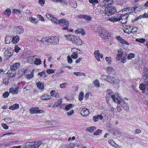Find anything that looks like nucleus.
I'll return each instance as SVG.
<instances>
[{"label":"nucleus","mask_w":148,"mask_h":148,"mask_svg":"<svg viewBox=\"0 0 148 148\" xmlns=\"http://www.w3.org/2000/svg\"><path fill=\"white\" fill-rule=\"evenodd\" d=\"M110 98H112L114 103H116L118 105L120 104L121 102L120 98L118 93L116 92L114 94L112 91L109 89L106 91V101L107 104L109 103Z\"/></svg>","instance_id":"1"},{"label":"nucleus","mask_w":148,"mask_h":148,"mask_svg":"<svg viewBox=\"0 0 148 148\" xmlns=\"http://www.w3.org/2000/svg\"><path fill=\"white\" fill-rule=\"evenodd\" d=\"M65 37L66 40L78 45H81L83 44L82 41L78 36H75L74 35L69 34L65 35Z\"/></svg>","instance_id":"2"},{"label":"nucleus","mask_w":148,"mask_h":148,"mask_svg":"<svg viewBox=\"0 0 148 148\" xmlns=\"http://www.w3.org/2000/svg\"><path fill=\"white\" fill-rule=\"evenodd\" d=\"M98 32L99 36L106 41H108L111 37L110 33L101 27L98 28Z\"/></svg>","instance_id":"3"},{"label":"nucleus","mask_w":148,"mask_h":148,"mask_svg":"<svg viewBox=\"0 0 148 148\" xmlns=\"http://www.w3.org/2000/svg\"><path fill=\"white\" fill-rule=\"evenodd\" d=\"M124 52L122 50H120L118 51L117 54L116 55V58L117 61H119L121 60V62L123 63L126 62V56L124 55Z\"/></svg>","instance_id":"4"},{"label":"nucleus","mask_w":148,"mask_h":148,"mask_svg":"<svg viewBox=\"0 0 148 148\" xmlns=\"http://www.w3.org/2000/svg\"><path fill=\"white\" fill-rule=\"evenodd\" d=\"M116 12V8L114 7L110 6L105 8L103 13L106 15L109 16L114 14Z\"/></svg>","instance_id":"5"},{"label":"nucleus","mask_w":148,"mask_h":148,"mask_svg":"<svg viewBox=\"0 0 148 148\" xmlns=\"http://www.w3.org/2000/svg\"><path fill=\"white\" fill-rule=\"evenodd\" d=\"M101 79L102 80L106 81L107 82H110L112 84H115L118 82V81L115 77L107 76L102 75L101 77Z\"/></svg>","instance_id":"6"},{"label":"nucleus","mask_w":148,"mask_h":148,"mask_svg":"<svg viewBox=\"0 0 148 148\" xmlns=\"http://www.w3.org/2000/svg\"><path fill=\"white\" fill-rule=\"evenodd\" d=\"M58 24L63 27V29L66 30L68 29L69 26V22L66 19L61 18L59 20Z\"/></svg>","instance_id":"7"},{"label":"nucleus","mask_w":148,"mask_h":148,"mask_svg":"<svg viewBox=\"0 0 148 148\" xmlns=\"http://www.w3.org/2000/svg\"><path fill=\"white\" fill-rule=\"evenodd\" d=\"M58 36H49L48 38L47 41L48 44L56 45L58 43L59 39Z\"/></svg>","instance_id":"8"},{"label":"nucleus","mask_w":148,"mask_h":148,"mask_svg":"<svg viewBox=\"0 0 148 148\" xmlns=\"http://www.w3.org/2000/svg\"><path fill=\"white\" fill-rule=\"evenodd\" d=\"M13 53V50L12 49L9 47L5 50L4 52V56L5 58L8 59L12 55Z\"/></svg>","instance_id":"9"},{"label":"nucleus","mask_w":148,"mask_h":148,"mask_svg":"<svg viewBox=\"0 0 148 148\" xmlns=\"http://www.w3.org/2000/svg\"><path fill=\"white\" fill-rule=\"evenodd\" d=\"M46 16L49 19L52 21L53 22V23L57 24L59 22V20L58 18L55 16H53L51 14L47 13L46 14Z\"/></svg>","instance_id":"10"},{"label":"nucleus","mask_w":148,"mask_h":148,"mask_svg":"<svg viewBox=\"0 0 148 148\" xmlns=\"http://www.w3.org/2000/svg\"><path fill=\"white\" fill-rule=\"evenodd\" d=\"M128 16V14H125L124 15L122 14V15L119 17L120 21L122 24L127 23V18Z\"/></svg>","instance_id":"11"},{"label":"nucleus","mask_w":148,"mask_h":148,"mask_svg":"<svg viewBox=\"0 0 148 148\" xmlns=\"http://www.w3.org/2000/svg\"><path fill=\"white\" fill-rule=\"evenodd\" d=\"M43 112V110L39 109L38 107L31 108L30 109V112L31 114L41 113Z\"/></svg>","instance_id":"12"},{"label":"nucleus","mask_w":148,"mask_h":148,"mask_svg":"<svg viewBox=\"0 0 148 148\" xmlns=\"http://www.w3.org/2000/svg\"><path fill=\"white\" fill-rule=\"evenodd\" d=\"M116 38L117 40L119 41V42L121 44L127 45H130V43L129 42L125 40L124 39L122 38L121 37H120L119 36H116Z\"/></svg>","instance_id":"13"},{"label":"nucleus","mask_w":148,"mask_h":148,"mask_svg":"<svg viewBox=\"0 0 148 148\" xmlns=\"http://www.w3.org/2000/svg\"><path fill=\"white\" fill-rule=\"evenodd\" d=\"M42 141L39 140L38 141H34L32 142V145H31V148H38L42 144Z\"/></svg>","instance_id":"14"},{"label":"nucleus","mask_w":148,"mask_h":148,"mask_svg":"<svg viewBox=\"0 0 148 148\" xmlns=\"http://www.w3.org/2000/svg\"><path fill=\"white\" fill-rule=\"evenodd\" d=\"M132 27V26L125 25L123 28V29L125 33L130 34V32Z\"/></svg>","instance_id":"15"},{"label":"nucleus","mask_w":148,"mask_h":148,"mask_svg":"<svg viewBox=\"0 0 148 148\" xmlns=\"http://www.w3.org/2000/svg\"><path fill=\"white\" fill-rule=\"evenodd\" d=\"M7 75V77L8 78H9V79H11L12 78L15 77L16 72L14 71L10 70L8 71Z\"/></svg>","instance_id":"16"},{"label":"nucleus","mask_w":148,"mask_h":148,"mask_svg":"<svg viewBox=\"0 0 148 148\" xmlns=\"http://www.w3.org/2000/svg\"><path fill=\"white\" fill-rule=\"evenodd\" d=\"M95 57L98 61H100V58H102L103 56L100 53L99 50H95L94 53Z\"/></svg>","instance_id":"17"},{"label":"nucleus","mask_w":148,"mask_h":148,"mask_svg":"<svg viewBox=\"0 0 148 148\" xmlns=\"http://www.w3.org/2000/svg\"><path fill=\"white\" fill-rule=\"evenodd\" d=\"M20 66V64L18 62L12 64V65L10 66V70H12L13 71H15Z\"/></svg>","instance_id":"18"},{"label":"nucleus","mask_w":148,"mask_h":148,"mask_svg":"<svg viewBox=\"0 0 148 148\" xmlns=\"http://www.w3.org/2000/svg\"><path fill=\"white\" fill-rule=\"evenodd\" d=\"M89 113V111L88 109L86 108H84L81 110V114L84 116H86L88 115Z\"/></svg>","instance_id":"19"},{"label":"nucleus","mask_w":148,"mask_h":148,"mask_svg":"<svg viewBox=\"0 0 148 148\" xmlns=\"http://www.w3.org/2000/svg\"><path fill=\"white\" fill-rule=\"evenodd\" d=\"M14 29L16 30V33L18 34H21L23 32V28L20 25L15 26L14 27Z\"/></svg>","instance_id":"20"},{"label":"nucleus","mask_w":148,"mask_h":148,"mask_svg":"<svg viewBox=\"0 0 148 148\" xmlns=\"http://www.w3.org/2000/svg\"><path fill=\"white\" fill-rule=\"evenodd\" d=\"M108 20L113 23L120 21V19H119L118 17L117 16H112L109 18H108Z\"/></svg>","instance_id":"21"},{"label":"nucleus","mask_w":148,"mask_h":148,"mask_svg":"<svg viewBox=\"0 0 148 148\" xmlns=\"http://www.w3.org/2000/svg\"><path fill=\"white\" fill-rule=\"evenodd\" d=\"M19 36L18 35H16L13 37L12 40V42L13 44H16L19 41Z\"/></svg>","instance_id":"22"},{"label":"nucleus","mask_w":148,"mask_h":148,"mask_svg":"<svg viewBox=\"0 0 148 148\" xmlns=\"http://www.w3.org/2000/svg\"><path fill=\"white\" fill-rule=\"evenodd\" d=\"M144 70V75H143V79L145 80H146L148 78V69L147 68H145L143 69Z\"/></svg>","instance_id":"23"},{"label":"nucleus","mask_w":148,"mask_h":148,"mask_svg":"<svg viewBox=\"0 0 148 148\" xmlns=\"http://www.w3.org/2000/svg\"><path fill=\"white\" fill-rule=\"evenodd\" d=\"M18 87L15 88H11L9 89V92L13 94H16L18 92Z\"/></svg>","instance_id":"24"},{"label":"nucleus","mask_w":148,"mask_h":148,"mask_svg":"<svg viewBox=\"0 0 148 148\" xmlns=\"http://www.w3.org/2000/svg\"><path fill=\"white\" fill-rule=\"evenodd\" d=\"M123 12H125V14H129L133 12V10L132 8L128 7L124 8L122 10Z\"/></svg>","instance_id":"25"},{"label":"nucleus","mask_w":148,"mask_h":148,"mask_svg":"<svg viewBox=\"0 0 148 148\" xmlns=\"http://www.w3.org/2000/svg\"><path fill=\"white\" fill-rule=\"evenodd\" d=\"M148 82L146 84H147ZM146 84H144L143 83H141L140 84L139 86V88L140 90H142V93H145V92L146 87L145 86H146Z\"/></svg>","instance_id":"26"},{"label":"nucleus","mask_w":148,"mask_h":148,"mask_svg":"<svg viewBox=\"0 0 148 148\" xmlns=\"http://www.w3.org/2000/svg\"><path fill=\"white\" fill-rule=\"evenodd\" d=\"M75 32L77 34H81L83 35L86 34V32L83 29H77L75 31Z\"/></svg>","instance_id":"27"},{"label":"nucleus","mask_w":148,"mask_h":148,"mask_svg":"<svg viewBox=\"0 0 148 148\" xmlns=\"http://www.w3.org/2000/svg\"><path fill=\"white\" fill-rule=\"evenodd\" d=\"M51 96L47 94H44L41 96V98L44 100H47L50 99Z\"/></svg>","instance_id":"28"},{"label":"nucleus","mask_w":148,"mask_h":148,"mask_svg":"<svg viewBox=\"0 0 148 148\" xmlns=\"http://www.w3.org/2000/svg\"><path fill=\"white\" fill-rule=\"evenodd\" d=\"M103 118V116L99 114L97 116H95L92 118V120L95 122L98 121L99 119L102 120Z\"/></svg>","instance_id":"29"},{"label":"nucleus","mask_w":148,"mask_h":148,"mask_svg":"<svg viewBox=\"0 0 148 148\" xmlns=\"http://www.w3.org/2000/svg\"><path fill=\"white\" fill-rule=\"evenodd\" d=\"M19 105L17 103H16L10 106L9 107V109L13 110H17L19 108Z\"/></svg>","instance_id":"30"},{"label":"nucleus","mask_w":148,"mask_h":148,"mask_svg":"<svg viewBox=\"0 0 148 148\" xmlns=\"http://www.w3.org/2000/svg\"><path fill=\"white\" fill-rule=\"evenodd\" d=\"M122 107L124 108V110L126 111L127 112L129 111V107L127 105V103L125 102H123L121 104Z\"/></svg>","instance_id":"31"},{"label":"nucleus","mask_w":148,"mask_h":148,"mask_svg":"<svg viewBox=\"0 0 148 148\" xmlns=\"http://www.w3.org/2000/svg\"><path fill=\"white\" fill-rule=\"evenodd\" d=\"M62 103V99H59L58 101L55 103L53 105V106L54 107H58Z\"/></svg>","instance_id":"32"},{"label":"nucleus","mask_w":148,"mask_h":148,"mask_svg":"<svg viewBox=\"0 0 148 148\" xmlns=\"http://www.w3.org/2000/svg\"><path fill=\"white\" fill-rule=\"evenodd\" d=\"M4 14L7 16L9 17L10 14L11 13V11L10 10L9 8H7L5 9L3 12Z\"/></svg>","instance_id":"33"},{"label":"nucleus","mask_w":148,"mask_h":148,"mask_svg":"<svg viewBox=\"0 0 148 148\" xmlns=\"http://www.w3.org/2000/svg\"><path fill=\"white\" fill-rule=\"evenodd\" d=\"M34 70H33L30 74H28L26 75V77L28 79H30L33 77L34 76Z\"/></svg>","instance_id":"34"},{"label":"nucleus","mask_w":148,"mask_h":148,"mask_svg":"<svg viewBox=\"0 0 148 148\" xmlns=\"http://www.w3.org/2000/svg\"><path fill=\"white\" fill-rule=\"evenodd\" d=\"M138 30V28L134 26H132V28L131 29V30L130 31V34L132 33L133 34H135V33L137 32Z\"/></svg>","instance_id":"35"},{"label":"nucleus","mask_w":148,"mask_h":148,"mask_svg":"<svg viewBox=\"0 0 148 148\" xmlns=\"http://www.w3.org/2000/svg\"><path fill=\"white\" fill-rule=\"evenodd\" d=\"M12 42L10 36H7L5 38V43L9 44L10 42Z\"/></svg>","instance_id":"36"},{"label":"nucleus","mask_w":148,"mask_h":148,"mask_svg":"<svg viewBox=\"0 0 148 148\" xmlns=\"http://www.w3.org/2000/svg\"><path fill=\"white\" fill-rule=\"evenodd\" d=\"M84 98V93L82 92H81L79 93V100L80 101H82L83 100Z\"/></svg>","instance_id":"37"},{"label":"nucleus","mask_w":148,"mask_h":148,"mask_svg":"<svg viewBox=\"0 0 148 148\" xmlns=\"http://www.w3.org/2000/svg\"><path fill=\"white\" fill-rule=\"evenodd\" d=\"M37 86L38 88L42 90L44 88V86L43 84L41 83V82H38L37 83Z\"/></svg>","instance_id":"38"},{"label":"nucleus","mask_w":148,"mask_h":148,"mask_svg":"<svg viewBox=\"0 0 148 148\" xmlns=\"http://www.w3.org/2000/svg\"><path fill=\"white\" fill-rule=\"evenodd\" d=\"M96 129V127L95 126L92 127H89L87 128L86 129V130L88 131V132H89L91 133H92V132H94L95 130Z\"/></svg>","instance_id":"39"},{"label":"nucleus","mask_w":148,"mask_h":148,"mask_svg":"<svg viewBox=\"0 0 148 148\" xmlns=\"http://www.w3.org/2000/svg\"><path fill=\"white\" fill-rule=\"evenodd\" d=\"M71 57L73 59H76L78 57V53L76 52H73L72 54Z\"/></svg>","instance_id":"40"},{"label":"nucleus","mask_w":148,"mask_h":148,"mask_svg":"<svg viewBox=\"0 0 148 148\" xmlns=\"http://www.w3.org/2000/svg\"><path fill=\"white\" fill-rule=\"evenodd\" d=\"M51 1H52L53 2L58 3H63L64 4H66V2L65 0L63 1V0H51Z\"/></svg>","instance_id":"41"},{"label":"nucleus","mask_w":148,"mask_h":148,"mask_svg":"<svg viewBox=\"0 0 148 148\" xmlns=\"http://www.w3.org/2000/svg\"><path fill=\"white\" fill-rule=\"evenodd\" d=\"M113 3V1L112 0H106L105 1V5H109L112 4Z\"/></svg>","instance_id":"42"},{"label":"nucleus","mask_w":148,"mask_h":148,"mask_svg":"<svg viewBox=\"0 0 148 148\" xmlns=\"http://www.w3.org/2000/svg\"><path fill=\"white\" fill-rule=\"evenodd\" d=\"M10 79H9V77H8L7 76L4 78L3 80V83L5 84H7L8 83V80Z\"/></svg>","instance_id":"43"},{"label":"nucleus","mask_w":148,"mask_h":148,"mask_svg":"<svg viewBox=\"0 0 148 148\" xmlns=\"http://www.w3.org/2000/svg\"><path fill=\"white\" fill-rule=\"evenodd\" d=\"M35 59L34 63L35 64L39 65L41 64V62L40 59L36 58Z\"/></svg>","instance_id":"44"},{"label":"nucleus","mask_w":148,"mask_h":148,"mask_svg":"<svg viewBox=\"0 0 148 148\" xmlns=\"http://www.w3.org/2000/svg\"><path fill=\"white\" fill-rule=\"evenodd\" d=\"M135 54L134 53H130L127 57V59L130 60L132 58H134L135 57Z\"/></svg>","instance_id":"45"},{"label":"nucleus","mask_w":148,"mask_h":148,"mask_svg":"<svg viewBox=\"0 0 148 148\" xmlns=\"http://www.w3.org/2000/svg\"><path fill=\"white\" fill-rule=\"evenodd\" d=\"M21 50V49L17 45H15L14 47V51L16 53H18Z\"/></svg>","instance_id":"46"},{"label":"nucleus","mask_w":148,"mask_h":148,"mask_svg":"<svg viewBox=\"0 0 148 148\" xmlns=\"http://www.w3.org/2000/svg\"><path fill=\"white\" fill-rule=\"evenodd\" d=\"M73 74L77 76H84L85 74L83 73H82L80 72H74L73 73Z\"/></svg>","instance_id":"47"},{"label":"nucleus","mask_w":148,"mask_h":148,"mask_svg":"<svg viewBox=\"0 0 148 148\" xmlns=\"http://www.w3.org/2000/svg\"><path fill=\"white\" fill-rule=\"evenodd\" d=\"M136 41H138L140 43H143L145 41V39L144 38H137L136 39Z\"/></svg>","instance_id":"48"},{"label":"nucleus","mask_w":148,"mask_h":148,"mask_svg":"<svg viewBox=\"0 0 148 148\" xmlns=\"http://www.w3.org/2000/svg\"><path fill=\"white\" fill-rule=\"evenodd\" d=\"M10 95V92L8 91H5L3 93V97L4 98H7Z\"/></svg>","instance_id":"49"},{"label":"nucleus","mask_w":148,"mask_h":148,"mask_svg":"<svg viewBox=\"0 0 148 148\" xmlns=\"http://www.w3.org/2000/svg\"><path fill=\"white\" fill-rule=\"evenodd\" d=\"M105 60H106L108 64H111L112 60L111 57H106L105 58Z\"/></svg>","instance_id":"50"},{"label":"nucleus","mask_w":148,"mask_h":148,"mask_svg":"<svg viewBox=\"0 0 148 148\" xmlns=\"http://www.w3.org/2000/svg\"><path fill=\"white\" fill-rule=\"evenodd\" d=\"M73 106V105L72 104H69L66 106L65 109L66 110H68L71 109Z\"/></svg>","instance_id":"51"},{"label":"nucleus","mask_w":148,"mask_h":148,"mask_svg":"<svg viewBox=\"0 0 148 148\" xmlns=\"http://www.w3.org/2000/svg\"><path fill=\"white\" fill-rule=\"evenodd\" d=\"M29 20L30 21L33 23L35 24L37 23V22L36 21V18H35L32 17H31L29 18Z\"/></svg>","instance_id":"52"},{"label":"nucleus","mask_w":148,"mask_h":148,"mask_svg":"<svg viewBox=\"0 0 148 148\" xmlns=\"http://www.w3.org/2000/svg\"><path fill=\"white\" fill-rule=\"evenodd\" d=\"M94 85L97 87H99L100 86V84L98 80H95L94 81Z\"/></svg>","instance_id":"53"},{"label":"nucleus","mask_w":148,"mask_h":148,"mask_svg":"<svg viewBox=\"0 0 148 148\" xmlns=\"http://www.w3.org/2000/svg\"><path fill=\"white\" fill-rule=\"evenodd\" d=\"M102 132V131L101 130L99 129L97 131L94 132V135L95 136H97L99 135L100 133Z\"/></svg>","instance_id":"54"},{"label":"nucleus","mask_w":148,"mask_h":148,"mask_svg":"<svg viewBox=\"0 0 148 148\" xmlns=\"http://www.w3.org/2000/svg\"><path fill=\"white\" fill-rule=\"evenodd\" d=\"M12 12L13 14H14L17 13H18L19 14H21V12L18 9H13Z\"/></svg>","instance_id":"55"},{"label":"nucleus","mask_w":148,"mask_h":148,"mask_svg":"<svg viewBox=\"0 0 148 148\" xmlns=\"http://www.w3.org/2000/svg\"><path fill=\"white\" fill-rule=\"evenodd\" d=\"M108 142L110 145L112 147L114 146L115 143L113 140L112 139H110L108 140Z\"/></svg>","instance_id":"56"},{"label":"nucleus","mask_w":148,"mask_h":148,"mask_svg":"<svg viewBox=\"0 0 148 148\" xmlns=\"http://www.w3.org/2000/svg\"><path fill=\"white\" fill-rule=\"evenodd\" d=\"M92 18L91 16L86 15H85L84 18V19L87 21H91Z\"/></svg>","instance_id":"57"},{"label":"nucleus","mask_w":148,"mask_h":148,"mask_svg":"<svg viewBox=\"0 0 148 148\" xmlns=\"http://www.w3.org/2000/svg\"><path fill=\"white\" fill-rule=\"evenodd\" d=\"M89 2L92 4H94L99 3L98 0H89Z\"/></svg>","instance_id":"58"},{"label":"nucleus","mask_w":148,"mask_h":148,"mask_svg":"<svg viewBox=\"0 0 148 148\" xmlns=\"http://www.w3.org/2000/svg\"><path fill=\"white\" fill-rule=\"evenodd\" d=\"M75 145L73 143H69L67 146V148H73Z\"/></svg>","instance_id":"59"},{"label":"nucleus","mask_w":148,"mask_h":148,"mask_svg":"<svg viewBox=\"0 0 148 148\" xmlns=\"http://www.w3.org/2000/svg\"><path fill=\"white\" fill-rule=\"evenodd\" d=\"M67 58L68 63L70 64L72 63L73 62V61L71 57L69 56H68Z\"/></svg>","instance_id":"60"},{"label":"nucleus","mask_w":148,"mask_h":148,"mask_svg":"<svg viewBox=\"0 0 148 148\" xmlns=\"http://www.w3.org/2000/svg\"><path fill=\"white\" fill-rule=\"evenodd\" d=\"M45 2V0H38V2L41 6H43Z\"/></svg>","instance_id":"61"},{"label":"nucleus","mask_w":148,"mask_h":148,"mask_svg":"<svg viewBox=\"0 0 148 148\" xmlns=\"http://www.w3.org/2000/svg\"><path fill=\"white\" fill-rule=\"evenodd\" d=\"M55 71L52 69H48L46 70V72L49 74L53 73Z\"/></svg>","instance_id":"62"},{"label":"nucleus","mask_w":148,"mask_h":148,"mask_svg":"<svg viewBox=\"0 0 148 148\" xmlns=\"http://www.w3.org/2000/svg\"><path fill=\"white\" fill-rule=\"evenodd\" d=\"M1 125L4 129L7 130L8 129V127L6 124L4 123H2L1 124Z\"/></svg>","instance_id":"63"},{"label":"nucleus","mask_w":148,"mask_h":148,"mask_svg":"<svg viewBox=\"0 0 148 148\" xmlns=\"http://www.w3.org/2000/svg\"><path fill=\"white\" fill-rule=\"evenodd\" d=\"M68 84L66 82L63 83L62 84H61L60 85V87L61 88H63L65 87Z\"/></svg>","instance_id":"64"}]
</instances>
